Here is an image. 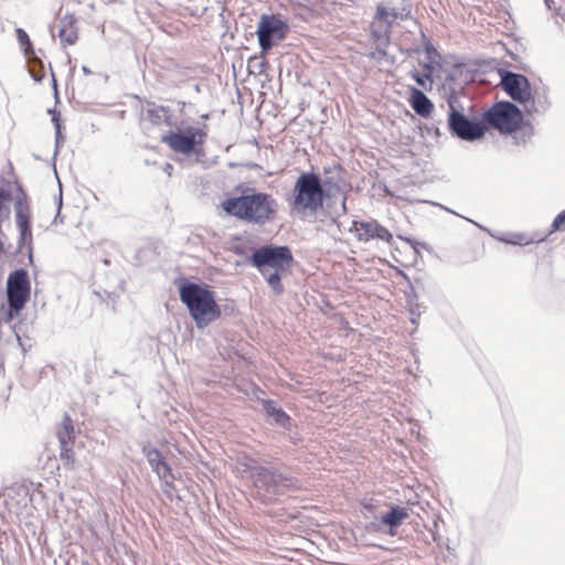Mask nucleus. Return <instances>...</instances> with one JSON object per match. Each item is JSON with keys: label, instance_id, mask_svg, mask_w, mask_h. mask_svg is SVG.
Wrapping results in <instances>:
<instances>
[{"label": "nucleus", "instance_id": "1", "mask_svg": "<svg viewBox=\"0 0 565 565\" xmlns=\"http://www.w3.org/2000/svg\"><path fill=\"white\" fill-rule=\"evenodd\" d=\"M0 264H33L28 196L17 181L6 178H0Z\"/></svg>", "mask_w": 565, "mask_h": 565}, {"label": "nucleus", "instance_id": "2", "mask_svg": "<svg viewBox=\"0 0 565 565\" xmlns=\"http://www.w3.org/2000/svg\"><path fill=\"white\" fill-rule=\"evenodd\" d=\"M222 210L230 216L252 226L263 227L275 222L279 203L273 194L250 190L222 201Z\"/></svg>", "mask_w": 565, "mask_h": 565}, {"label": "nucleus", "instance_id": "3", "mask_svg": "<svg viewBox=\"0 0 565 565\" xmlns=\"http://www.w3.org/2000/svg\"><path fill=\"white\" fill-rule=\"evenodd\" d=\"M249 262L262 275L266 276L267 284L276 295L282 294L281 277L290 270L294 263L289 247L262 246L253 253Z\"/></svg>", "mask_w": 565, "mask_h": 565}, {"label": "nucleus", "instance_id": "4", "mask_svg": "<svg viewBox=\"0 0 565 565\" xmlns=\"http://www.w3.org/2000/svg\"><path fill=\"white\" fill-rule=\"evenodd\" d=\"M324 185L321 183L319 174L313 172L301 173L292 189V198L289 201V207L298 216L315 215L323 207L326 199Z\"/></svg>", "mask_w": 565, "mask_h": 565}, {"label": "nucleus", "instance_id": "5", "mask_svg": "<svg viewBox=\"0 0 565 565\" xmlns=\"http://www.w3.org/2000/svg\"><path fill=\"white\" fill-rule=\"evenodd\" d=\"M180 299L186 306L191 318L199 328L206 327L221 317V308L213 291L207 287L186 282L179 289Z\"/></svg>", "mask_w": 565, "mask_h": 565}, {"label": "nucleus", "instance_id": "6", "mask_svg": "<svg viewBox=\"0 0 565 565\" xmlns=\"http://www.w3.org/2000/svg\"><path fill=\"white\" fill-rule=\"evenodd\" d=\"M31 297V280L25 269H15L7 279L8 311L2 320L11 322L24 309Z\"/></svg>", "mask_w": 565, "mask_h": 565}, {"label": "nucleus", "instance_id": "7", "mask_svg": "<svg viewBox=\"0 0 565 565\" xmlns=\"http://www.w3.org/2000/svg\"><path fill=\"white\" fill-rule=\"evenodd\" d=\"M205 139L206 132L203 129L190 126L184 130L169 131L162 136L161 141L175 153L202 156Z\"/></svg>", "mask_w": 565, "mask_h": 565}, {"label": "nucleus", "instance_id": "8", "mask_svg": "<svg viewBox=\"0 0 565 565\" xmlns=\"http://www.w3.org/2000/svg\"><path fill=\"white\" fill-rule=\"evenodd\" d=\"M484 121L502 134H511L521 126L523 116L519 108L511 103H498L483 116Z\"/></svg>", "mask_w": 565, "mask_h": 565}, {"label": "nucleus", "instance_id": "9", "mask_svg": "<svg viewBox=\"0 0 565 565\" xmlns=\"http://www.w3.org/2000/svg\"><path fill=\"white\" fill-rule=\"evenodd\" d=\"M288 32V23L279 15L263 14L256 31L262 52H268L276 43L285 40Z\"/></svg>", "mask_w": 565, "mask_h": 565}, {"label": "nucleus", "instance_id": "10", "mask_svg": "<svg viewBox=\"0 0 565 565\" xmlns=\"http://www.w3.org/2000/svg\"><path fill=\"white\" fill-rule=\"evenodd\" d=\"M448 126L450 131L462 140H477L483 137L486 132V126L469 120L463 114L458 111L451 104L450 111L448 115Z\"/></svg>", "mask_w": 565, "mask_h": 565}, {"label": "nucleus", "instance_id": "11", "mask_svg": "<svg viewBox=\"0 0 565 565\" xmlns=\"http://www.w3.org/2000/svg\"><path fill=\"white\" fill-rule=\"evenodd\" d=\"M249 477L253 480L255 488L263 490L266 493L276 494L281 488H289L294 486L292 478L271 471L265 467H255L254 471H250Z\"/></svg>", "mask_w": 565, "mask_h": 565}, {"label": "nucleus", "instance_id": "12", "mask_svg": "<svg viewBox=\"0 0 565 565\" xmlns=\"http://www.w3.org/2000/svg\"><path fill=\"white\" fill-rule=\"evenodd\" d=\"M350 232L359 242L363 243H367L372 239H379L387 244H392L393 242V234L388 228L380 224L374 218L367 221H353Z\"/></svg>", "mask_w": 565, "mask_h": 565}, {"label": "nucleus", "instance_id": "13", "mask_svg": "<svg viewBox=\"0 0 565 565\" xmlns=\"http://www.w3.org/2000/svg\"><path fill=\"white\" fill-rule=\"evenodd\" d=\"M501 84L512 99L519 103H526L532 99L531 86L525 76L507 72Z\"/></svg>", "mask_w": 565, "mask_h": 565}, {"label": "nucleus", "instance_id": "14", "mask_svg": "<svg viewBox=\"0 0 565 565\" xmlns=\"http://www.w3.org/2000/svg\"><path fill=\"white\" fill-rule=\"evenodd\" d=\"M426 55L428 62L423 65V73L414 70L409 73V76L417 83L418 86L425 90L433 88L434 79L433 72L436 65H439L440 55L433 46H426Z\"/></svg>", "mask_w": 565, "mask_h": 565}, {"label": "nucleus", "instance_id": "15", "mask_svg": "<svg viewBox=\"0 0 565 565\" xmlns=\"http://www.w3.org/2000/svg\"><path fill=\"white\" fill-rule=\"evenodd\" d=\"M408 102L415 113L422 117H429L434 110L431 100L418 88H409Z\"/></svg>", "mask_w": 565, "mask_h": 565}, {"label": "nucleus", "instance_id": "16", "mask_svg": "<svg viewBox=\"0 0 565 565\" xmlns=\"http://www.w3.org/2000/svg\"><path fill=\"white\" fill-rule=\"evenodd\" d=\"M396 18H397L396 12L388 11L387 8H385L382 4L377 6L376 13H375V22L373 23V25L375 23H384L385 29H384V34H381L376 30H372V38L375 39L376 41H380L382 39L387 40L388 33L391 31V25L396 20Z\"/></svg>", "mask_w": 565, "mask_h": 565}, {"label": "nucleus", "instance_id": "17", "mask_svg": "<svg viewBox=\"0 0 565 565\" xmlns=\"http://www.w3.org/2000/svg\"><path fill=\"white\" fill-rule=\"evenodd\" d=\"M408 512L406 508L403 507H393L387 513L383 514L381 518V522L391 527L390 534L395 535L394 527L399 526L407 518Z\"/></svg>", "mask_w": 565, "mask_h": 565}, {"label": "nucleus", "instance_id": "18", "mask_svg": "<svg viewBox=\"0 0 565 565\" xmlns=\"http://www.w3.org/2000/svg\"><path fill=\"white\" fill-rule=\"evenodd\" d=\"M60 444H73L75 439V427L73 419L65 414L56 431Z\"/></svg>", "mask_w": 565, "mask_h": 565}, {"label": "nucleus", "instance_id": "19", "mask_svg": "<svg viewBox=\"0 0 565 565\" xmlns=\"http://www.w3.org/2000/svg\"><path fill=\"white\" fill-rule=\"evenodd\" d=\"M58 38L64 46L74 45L78 40V32L75 23L68 21L58 31Z\"/></svg>", "mask_w": 565, "mask_h": 565}, {"label": "nucleus", "instance_id": "20", "mask_svg": "<svg viewBox=\"0 0 565 565\" xmlns=\"http://www.w3.org/2000/svg\"><path fill=\"white\" fill-rule=\"evenodd\" d=\"M15 34H17V40H18L19 44L23 49V53H24L25 57H28L29 60L35 58L33 44H32L28 33L23 29L18 28V29H15Z\"/></svg>", "mask_w": 565, "mask_h": 565}, {"label": "nucleus", "instance_id": "21", "mask_svg": "<svg viewBox=\"0 0 565 565\" xmlns=\"http://www.w3.org/2000/svg\"><path fill=\"white\" fill-rule=\"evenodd\" d=\"M263 405L266 413L274 417L277 423L285 424L289 420V416L280 407H278L275 402L266 399L263 401Z\"/></svg>", "mask_w": 565, "mask_h": 565}, {"label": "nucleus", "instance_id": "22", "mask_svg": "<svg viewBox=\"0 0 565 565\" xmlns=\"http://www.w3.org/2000/svg\"><path fill=\"white\" fill-rule=\"evenodd\" d=\"M546 238V236H529L525 233H512L509 235V237L505 239V242L513 244V245H530L532 243H539L543 242Z\"/></svg>", "mask_w": 565, "mask_h": 565}, {"label": "nucleus", "instance_id": "23", "mask_svg": "<svg viewBox=\"0 0 565 565\" xmlns=\"http://www.w3.org/2000/svg\"><path fill=\"white\" fill-rule=\"evenodd\" d=\"M143 452H145L152 470L156 473H160V466L163 465V462L166 461L162 454L156 448L145 449Z\"/></svg>", "mask_w": 565, "mask_h": 565}, {"label": "nucleus", "instance_id": "24", "mask_svg": "<svg viewBox=\"0 0 565 565\" xmlns=\"http://www.w3.org/2000/svg\"><path fill=\"white\" fill-rule=\"evenodd\" d=\"M169 109L163 106H153L147 110V118L153 124L159 125L168 118Z\"/></svg>", "mask_w": 565, "mask_h": 565}, {"label": "nucleus", "instance_id": "25", "mask_svg": "<svg viewBox=\"0 0 565 565\" xmlns=\"http://www.w3.org/2000/svg\"><path fill=\"white\" fill-rule=\"evenodd\" d=\"M61 445V451L60 457L62 460L65 461V465H67L70 468L74 467V451L72 448L73 444H60Z\"/></svg>", "mask_w": 565, "mask_h": 565}, {"label": "nucleus", "instance_id": "26", "mask_svg": "<svg viewBox=\"0 0 565 565\" xmlns=\"http://www.w3.org/2000/svg\"><path fill=\"white\" fill-rule=\"evenodd\" d=\"M160 479L164 480L166 483L172 484L174 481V476L172 473L171 467L167 463V461L163 462V465L160 466V473H157Z\"/></svg>", "mask_w": 565, "mask_h": 565}, {"label": "nucleus", "instance_id": "27", "mask_svg": "<svg viewBox=\"0 0 565 565\" xmlns=\"http://www.w3.org/2000/svg\"><path fill=\"white\" fill-rule=\"evenodd\" d=\"M558 231H565V210L554 218L548 235Z\"/></svg>", "mask_w": 565, "mask_h": 565}, {"label": "nucleus", "instance_id": "28", "mask_svg": "<svg viewBox=\"0 0 565 565\" xmlns=\"http://www.w3.org/2000/svg\"><path fill=\"white\" fill-rule=\"evenodd\" d=\"M232 252L235 254V255H245V249L243 246H233L232 247Z\"/></svg>", "mask_w": 565, "mask_h": 565}, {"label": "nucleus", "instance_id": "29", "mask_svg": "<svg viewBox=\"0 0 565 565\" xmlns=\"http://www.w3.org/2000/svg\"><path fill=\"white\" fill-rule=\"evenodd\" d=\"M242 466H243V468H242V472H247V471H249V468H248V466H247V465L243 463Z\"/></svg>", "mask_w": 565, "mask_h": 565}, {"label": "nucleus", "instance_id": "30", "mask_svg": "<svg viewBox=\"0 0 565 565\" xmlns=\"http://www.w3.org/2000/svg\"><path fill=\"white\" fill-rule=\"evenodd\" d=\"M83 565H90V564H88V563H85V564H83Z\"/></svg>", "mask_w": 565, "mask_h": 565}]
</instances>
